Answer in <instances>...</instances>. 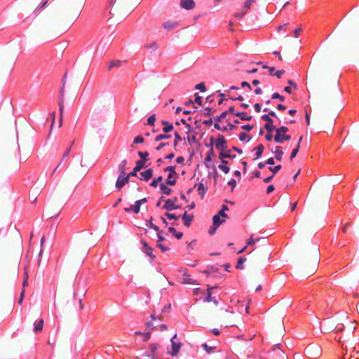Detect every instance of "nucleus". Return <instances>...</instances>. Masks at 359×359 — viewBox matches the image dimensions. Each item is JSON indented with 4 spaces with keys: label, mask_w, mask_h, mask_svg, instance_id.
<instances>
[{
    "label": "nucleus",
    "mask_w": 359,
    "mask_h": 359,
    "mask_svg": "<svg viewBox=\"0 0 359 359\" xmlns=\"http://www.w3.org/2000/svg\"><path fill=\"white\" fill-rule=\"evenodd\" d=\"M47 1L41 4L36 5L33 0L25 2L24 11L29 14L31 11L36 16L41 15V29L47 35L53 34L58 27V18L56 7L47 6Z\"/></svg>",
    "instance_id": "nucleus-1"
},
{
    "label": "nucleus",
    "mask_w": 359,
    "mask_h": 359,
    "mask_svg": "<svg viewBox=\"0 0 359 359\" xmlns=\"http://www.w3.org/2000/svg\"><path fill=\"white\" fill-rule=\"evenodd\" d=\"M320 250L317 245L307 248L302 256V271L304 275L314 273L320 261Z\"/></svg>",
    "instance_id": "nucleus-2"
},
{
    "label": "nucleus",
    "mask_w": 359,
    "mask_h": 359,
    "mask_svg": "<svg viewBox=\"0 0 359 359\" xmlns=\"http://www.w3.org/2000/svg\"><path fill=\"white\" fill-rule=\"evenodd\" d=\"M262 241L263 243V248L262 250H256L254 249L252 251L250 252V255L255 256V262H263L265 263L268 262L271 258V248L270 245L266 242V238H254L253 236H251L249 239L247 241V246L248 245H253L257 242Z\"/></svg>",
    "instance_id": "nucleus-3"
},
{
    "label": "nucleus",
    "mask_w": 359,
    "mask_h": 359,
    "mask_svg": "<svg viewBox=\"0 0 359 359\" xmlns=\"http://www.w3.org/2000/svg\"><path fill=\"white\" fill-rule=\"evenodd\" d=\"M86 0H67L63 8V15L69 19L70 22H74L79 17Z\"/></svg>",
    "instance_id": "nucleus-4"
},
{
    "label": "nucleus",
    "mask_w": 359,
    "mask_h": 359,
    "mask_svg": "<svg viewBox=\"0 0 359 359\" xmlns=\"http://www.w3.org/2000/svg\"><path fill=\"white\" fill-rule=\"evenodd\" d=\"M288 130V128L286 126H281L276 129V135L273 138L274 141L276 143H283L284 141L290 140L291 139V136L286 134Z\"/></svg>",
    "instance_id": "nucleus-5"
},
{
    "label": "nucleus",
    "mask_w": 359,
    "mask_h": 359,
    "mask_svg": "<svg viewBox=\"0 0 359 359\" xmlns=\"http://www.w3.org/2000/svg\"><path fill=\"white\" fill-rule=\"evenodd\" d=\"M66 76H67V75L65 74V77H64V79H63L62 87V88L60 89V100H59L60 127L62 126V116H63L64 109H65L64 100H65V78H66Z\"/></svg>",
    "instance_id": "nucleus-6"
},
{
    "label": "nucleus",
    "mask_w": 359,
    "mask_h": 359,
    "mask_svg": "<svg viewBox=\"0 0 359 359\" xmlns=\"http://www.w3.org/2000/svg\"><path fill=\"white\" fill-rule=\"evenodd\" d=\"M320 79V73L318 70L313 69L310 72L309 79V86L311 89H315Z\"/></svg>",
    "instance_id": "nucleus-7"
},
{
    "label": "nucleus",
    "mask_w": 359,
    "mask_h": 359,
    "mask_svg": "<svg viewBox=\"0 0 359 359\" xmlns=\"http://www.w3.org/2000/svg\"><path fill=\"white\" fill-rule=\"evenodd\" d=\"M257 1V0H246L242 7V11L241 13H236L234 14V17L240 19L243 18L248 13V10L250 9L252 4Z\"/></svg>",
    "instance_id": "nucleus-8"
},
{
    "label": "nucleus",
    "mask_w": 359,
    "mask_h": 359,
    "mask_svg": "<svg viewBox=\"0 0 359 359\" xmlns=\"http://www.w3.org/2000/svg\"><path fill=\"white\" fill-rule=\"evenodd\" d=\"M164 171L169 172L166 184L170 186H174L176 183V180L175 178L172 180V178L177 176V172H175V166H168L164 169Z\"/></svg>",
    "instance_id": "nucleus-9"
},
{
    "label": "nucleus",
    "mask_w": 359,
    "mask_h": 359,
    "mask_svg": "<svg viewBox=\"0 0 359 359\" xmlns=\"http://www.w3.org/2000/svg\"><path fill=\"white\" fill-rule=\"evenodd\" d=\"M261 118L266 122L264 125V128L267 130V132L272 133L273 130H276L273 124V121L269 116V115L264 114L261 116Z\"/></svg>",
    "instance_id": "nucleus-10"
},
{
    "label": "nucleus",
    "mask_w": 359,
    "mask_h": 359,
    "mask_svg": "<svg viewBox=\"0 0 359 359\" xmlns=\"http://www.w3.org/2000/svg\"><path fill=\"white\" fill-rule=\"evenodd\" d=\"M215 147L217 149L224 151L227 149L226 141L222 135H219L217 137V142L215 143Z\"/></svg>",
    "instance_id": "nucleus-11"
},
{
    "label": "nucleus",
    "mask_w": 359,
    "mask_h": 359,
    "mask_svg": "<svg viewBox=\"0 0 359 359\" xmlns=\"http://www.w3.org/2000/svg\"><path fill=\"white\" fill-rule=\"evenodd\" d=\"M146 165H144V160H139L136 162L135 167L133 168V171L128 173V176L130 177H136L137 172L140 171L142 168H144Z\"/></svg>",
    "instance_id": "nucleus-12"
},
{
    "label": "nucleus",
    "mask_w": 359,
    "mask_h": 359,
    "mask_svg": "<svg viewBox=\"0 0 359 359\" xmlns=\"http://www.w3.org/2000/svg\"><path fill=\"white\" fill-rule=\"evenodd\" d=\"M130 177L128 176V174L124 176L119 175L116 182V187L120 190L128 182Z\"/></svg>",
    "instance_id": "nucleus-13"
},
{
    "label": "nucleus",
    "mask_w": 359,
    "mask_h": 359,
    "mask_svg": "<svg viewBox=\"0 0 359 359\" xmlns=\"http://www.w3.org/2000/svg\"><path fill=\"white\" fill-rule=\"evenodd\" d=\"M176 338H177V334H175L173 336V337L171 339L172 349V355H176L178 353V352L181 348V345H182L181 343L175 341Z\"/></svg>",
    "instance_id": "nucleus-14"
},
{
    "label": "nucleus",
    "mask_w": 359,
    "mask_h": 359,
    "mask_svg": "<svg viewBox=\"0 0 359 359\" xmlns=\"http://www.w3.org/2000/svg\"><path fill=\"white\" fill-rule=\"evenodd\" d=\"M180 6L186 10H191L195 7V2L194 0H181Z\"/></svg>",
    "instance_id": "nucleus-15"
},
{
    "label": "nucleus",
    "mask_w": 359,
    "mask_h": 359,
    "mask_svg": "<svg viewBox=\"0 0 359 359\" xmlns=\"http://www.w3.org/2000/svg\"><path fill=\"white\" fill-rule=\"evenodd\" d=\"M140 175L142 177L140 180H144L147 182L153 177V170L151 168L147 169L140 172Z\"/></svg>",
    "instance_id": "nucleus-16"
},
{
    "label": "nucleus",
    "mask_w": 359,
    "mask_h": 359,
    "mask_svg": "<svg viewBox=\"0 0 359 359\" xmlns=\"http://www.w3.org/2000/svg\"><path fill=\"white\" fill-rule=\"evenodd\" d=\"M182 218L184 222V224L187 227H189L191 224V222L194 219V215H187V212H185L184 213V215L182 216Z\"/></svg>",
    "instance_id": "nucleus-17"
},
{
    "label": "nucleus",
    "mask_w": 359,
    "mask_h": 359,
    "mask_svg": "<svg viewBox=\"0 0 359 359\" xmlns=\"http://www.w3.org/2000/svg\"><path fill=\"white\" fill-rule=\"evenodd\" d=\"M181 283L182 284H189V285H195L196 280L193 278H190V276L184 273L181 278Z\"/></svg>",
    "instance_id": "nucleus-18"
},
{
    "label": "nucleus",
    "mask_w": 359,
    "mask_h": 359,
    "mask_svg": "<svg viewBox=\"0 0 359 359\" xmlns=\"http://www.w3.org/2000/svg\"><path fill=\"white\" fill-rule=\"evenodd\" d=\"M140 201H135V205H132L129 208H124V210L126 212L133 211L135 214H137L140 212Z\"/></svg>",
    "instance_id": "nucleus-19"
},
{
    "label": "nucleus",
    "mask_w": 359,
    "mask_h": 359,
    "mask_svg": "<svg viewBox=\"0 0 359 359\" xmlns=\"http://www.w3.org/2000/svg\"><path fill=\"white\" fill-rule=\"evenodd\" d=\"M236 158V155H232L231 154V151L228 150L227 149L224 151H221L219 154V159H224V158Z\"/></svg>",
    "instance_id": "nucleus-20"
},
{
    "label": "nucleus",
    "mask_w": 359,
    "mask_h": 359,
    "mask_svg": "<svg viewBox=\"0 0 359 359\" xmlns=\"http://www.w3.org/2000/svg\"><path fill=\"white\" fill-rule=\"evenodd\" d=\"M229 113H232L233 114L234 113H236L234 110V107H230L228 110L224 111L219 116H217L215 118L217 121H220L222 119L224 118Z\"/></svg>",
    "instance_id": "nucleus-21"
},
{
    "label": "nucleus",
    "mask_w": 359,
    "mask_h": 359,
    "mask_svg": "<svg viewBox=\"0 0 359 359\" xmlns=\"http://www.w3.org/2000/svg\"><path fill=\"white\" fill-rule=\"evenodd\" d=\"M163 208H164L168 211H171V210H176V209L179 208V206L175 204H173L171 202V201L168 199V200H166L164 205L163 206Z\"/></svg>",
    "instance_id": "nucleus-22"
},
{
    "label": "nucleus",
    "mask_w": 359,
    "mask_h": 359,
    "mask_svg": "<svg viewBox=\"0 0 359 359\" xmlns=\"http://www.w3.org/2000/svg\"><path fill=\"white\" fill-rule=\"evenodd\" d=\"M274 154L276 159L278 161H280L283 155L282 147L280 146H276L275 147Z\"/></svg>",
    "instance_id": "nucleus-23"
},
{
    "label": "nucleus",
    "mask_w": 359,
    "mask_h": 359,
    "mask_svg": "<svg viewBox=\"0 0 359 359\" xmlns=\"http://www.w3.org/2000/svg\"><path fill=\"white\" fill-rule=\"evenodd\" d=\"M142 243L145 247L144 252L150 257L151 259H154L155 258V255L153 254V249L149 247L146 242L142 241Z\"/></svg>",
    "instance_id": "nucleus-24"
},
{
    "label": "nucleus",
    "mask_w": 359,
    "mask_h": 359,
    "mask_svg": "<svg viewBox=\"0 0 359 359\" xmlns=\"http://www.w3.org/2000/svg\"><path fill=\"white\" fill-rule=\"evenodd\" d=\"M213 226L218 228L222 224L225 222V219H222L219 215H214L212 217Z\"/></svg>",
    "instance_id": "nucleus-25"
},
{
    "label": "nucleus",
    "mask_w": 359,
    "mask_h": 359,
    "mask_svg": "<svg viewBox=\"0 0 359 359\" xmlns=\"http://www.w3.org/2000/svg\"><path fill=\"white\" fill-rule=\"evenodd\" d=\"M161 123L163 125V131L165 133L170 132L173 130V126L171 123H170L168 121L163 120L161 121Z\"/></svg>",
    "instance_id": "nucleus-26"
},
{
    "label": "nucleus",
    "mask_w": 359,
    "mask_h": 359,
    "mask_svg": "<svg viewBox=\"0 0 359 359\" xmlns=\"http://www.w3.org/2000/svg\"><path fill=\"white\" fill-rule=\"evenodd\" d=\"M43 320L40 319L39 321L34 323V331L36 333L41 332L43 330Z\"/></svg>",
    "instance_id": "nucleus-27"
},
{
    "label": "nucleus",
    "mask_w": 359,
    "mask_h": 359,
    "mask_svg": "<svg viewBox=\"0 0 359 359\" xmlns=\"http://www.w3.org/2000/svg\"><path fill=\"white\" fill-rule=\"evenodd\" d=\"M127 160L124 159L121 161V163L119 165L118 170L120 173L119 175L124 176L126 175L125 170H126V166L127 165Z\"/></svg>",
    "instance_id": "nucleus-28"
},
{
    "label": "nucleus",
    "mask_w": 359,
    "mask_h": 359,
    "mask_svg": "<svg viewBox=\"0 0 359 359\" xmlns=\"http://www.w3.org/2000/svg\"><path fill=\"white\" fill-rule=\"evenodd\" d=\"M234 115L240 117L243 121H250L252 119V116L248 115L246 112H236Z\"/></svg>",
    "instance_id": "nucleus-29"
},
{
    "label": "nucleus",
    "mask_w": 359,
    "mask_h": 359,
    "mask_svg": "<svg viewBox=\"0 0 359 359\" xmlns=\"http://www.w3.org/2000/svg\"><path fill=\"white\" fill-rule=\"evenodd\" d=\"M264 147L262 144H259L254 150L255 151L256 158H259L263 154Z\"/></svg>",
    "instance_id": "nucleus-30"
},
{
    "label": "nucleus",
    "mask_w": 359,
    "mask_h": 359,
    "mask_svg": "<svg viewBox=\"0 0 359 359\" xmlns=\"http://www.w3.org/2000/svg\"><path fill=\"white\" fill-rule=\"evenodd\" d=\"M160 189L163 194L168 196L171 194L172 189L163 183L160 184Z\"/></svg>",
    "instance_id": "nucleus-31"
},
{
    "label": "nucleus",
    "mask_w": 359,
    "mask_h": 359,
    "mask_svg": "<svg viewBox=\"0 0 359 359\" xmlns=\"http://www.w3.org/2000/svg\"><path fill=\"white\" fill-rule=\"evenodd\" d=\"M177 26V24L176 22H166L163 24V27L168 30H171L176 27Z\"/></svg>",
    "instance_id": "nucleus-32"
},
{
    "label": "nucleus",
    "mask_w": 359,
    "mask_h": 359,
    "mask_svg": "<svg viewBox=\"0 0 359 359\" xmlns=\"http://www.w3.org/2000/svg\"><path fill=\"white\" fill-rule=\"evenodd\" d=\"M168 231L173 234V236L177 238L180 239L182 237L183 233L182 232H178L174 227H170L168 229Z\"/></svg>",
    "instance_id": "nucleus-33"
},
{
    "label": "nucleus",
    "mask_w": 359,
    "mask_h": 359,
    "mask_svg": "<svg viewBox=\"0 0 359 359\" xmlns=\"http://www.w3.org/2000/svg\"><path fill=\"white\" fill-rule=\"evenodd\" d=\"M123 62L121 60H112L109 62V69H111L114 67H119L121 66Z\"/></svg>",
    "instance_id": "nucleus-34"
},
{
    "label": "nucleus",
    "mask_w": 359,
    "mask_h": 359,
    "mask_svg": "<svg viewBox=\"0 0 359 359\" xmlns=\"http://www.w3.org/2000/svg\"><path fill=\"white\" fill-rule=\"evenodd\" d=\"M207 189L203 185V184L200 183L198 184V194L201 195V198H203Z\"/></svg>",
    "instance_id": "nucleus-35"
},
{
    "label": "nucleus",
    "mask_w": 359,
    "mask_h": 359,
    "mask_svg": "<svg viewBox=\"0 0 359 359\" xmlns=\"http://www.w3.org/2000/svg\"><path fill=\"white\" fill-rule=\"evenodd\" d=\"M213 155H214L213 149L211 148V149H210L206 154V156L205 158V163H206L207 162H210L212 161V156Z\"/></svg>",
    "instance_id": "nucleus-36"
},
{
    "label": "nucleus",
    "mask_w": 359,
    "mask_h": 359,
    "mask_svg": "<svg viewBox=\"0 0 359 359\" xmlns=\"http://www.w3.org/2000/svg\"><path fill=\"white\" fill-rule=\"evenodd\" d=\"M245 257H240L237 262L236 268L238 269H243V263L246 261Z\"/></svg>",
    "instance_id": "nucleus-37"
},
{
    "label": "nucleus",
    "mask_w": 359,
    "mask_h": 359,
    "mask_svg": "<svg viewBox=\"0 0 359 359\" xmlns=\"http://www.w3.org/2000/svg\"><path fill=\"white\" fill-rule=\"evenodd\" d=\"M203 348H204V350H205V351L208 353H211L214 351V350L215 349V346H209L206 343H204L203 345H202Z\"/></svg>",
    "instance_id": "nucleus-38"
},
{
    "label": "nucleus",
    "mask_w": 359,
    "mask_h": 359,
    "mask_svg": "<svg viewBox=\"0 0 359 359\" xmlns=\"http://www.w3.org/2000/svg\"><path fill=\"white\" fill-rule=\"evenodd\" d=\"M131 1L132 0H115L113 7L115 6L116 4H117L118 6H123L130 4Z\"/></svg>",
    "instance_id": "nucleus-39"
},
{
    "label": "nucleus",
    "mask_w": 359,
    "mask_h": 359,
    "mask_svg": "<svg viewBox=\"0 0 359 359\" xmlns=\"http://www.w3.org/2000/svg\"><path fill=\"white\" fill-rule=\"evenodd\" d=\"M138 156L141 158L140 160L144 161V165H146L147 158L149 156V153L147 151H138Z\"/></svg>",
    "instance_id": "nucleus-40"
},
{
    "label": "nucleus",
    "mask_w": 359,
    "mask_h": 359,
    "mask_svg": "<svg viewBox=\"0 0 359 359\" xmlns=\"http://www.w3.org/2000/svg\"><path fill=\"white\" fill-rule=\"evenodd\" d=\"M170 137V135H169L161 134V135H158L156 136L155 141L156 142H158V141H161V140H164V139H168Z\"/></svg>",
    "instance_id": "nucleus-41"
},
{
    "label": "nucleus",
    "mask_w": 359,
    "mask_h": 359,
    "mask_svg": "<svg viewBox=\"0 0 359 359\" xmlns=\"http://www.w3.org/2000/svg\"><path fill=\"white\" fill-rule=\"evenodd\" d=\"M155 121H156V116H155V114H152L148 118L147 124L153 126H154Z\"/></svg>",
    "instance_id": "nucleus-42"
},
{
    "label": "nucleus",
    "mask_w": 359,
    "mask_h": 359,
    "mask_svg": "<svg viewBox=\"0 0 359 359\" xmlns=\"http://www.w3.org/2000/svg\"><path fill=\"white\" fill-rule=\"evenodd\" d=\"M163 180V177L162 176H160L157 178H155L151 183V186L153 187H156L158 182H161Z\"/></svg>",
    "instance_id": "nucleus-43"
},
{
    "label": "nucleus",
    "mask_w": 359,
    "mask_h": 359,
    "mask_svg": "<svg viewBox=\"0 0 359 359\" xmlns=\"http://www.w3.org/2000/svg\"><path fill=\"white\" fill-rule=\"evenodd\" d=\"M281 169V165H278L275 167H270L269 170L272 172V175H275L276 173H277Z\"/></svg>",
    "instance_id": "nucleus-44"
},
{
    "label": "nucleus",
    "mask_w": 359,
    "mask_h": 359,
    "mask_svg": "<svg viewBox=\"0 0 359 359\" xmlns=\"http://www.w3.org/2000/svg\"><path fill=\"white\" fill-rule=\"evenodd\" d=\"M299 149V144H297L296 147L292 150L290 155V160L292 161L294 157H296Z\"/></svg>",
    "instance_id": "nucleus-45"
},
{
    "label": "nucleus",
    "mask_w": 359,
    "mask_h": 359,
    "mask_svg": "<svg viewBox=\"0 0 359 359\" xmlns=\"http://www.w3.org/2000/svg\"><path fill=\"white\" fill-rule=\"evenodd\" d=\"M195 89L199 90L201 92H205L206 90V88L203 83H200L195 86Z\"/></svg>",
    "instance_id": "nucleus-46"
},
{
    "label": "nucleus",
    "mask_w": 359,
    "mask_h": 359,
    "mask_svg": "<svg viewBox=\"0 0 359 359\" xmlns=\"http://www.w3.org/2000/svg\"><path fill=\"white\" fill-rule=\"evenodd\" d=\"M144 142V138L141 135H138L133 140V144H141Z\"/></svg>",
    "instance_id": "nucleus-47"
},
{
    "label": "nucleus",
    "mask_w": 359,
    "mask_h": 359,
    "mask_svg": "<svg viewBox=\"0 0 359 359\" xmlns=\"http://www.w3.org/2000/svg\"><path fill=\"white\" fill-rule=\"evenodd\" d=\"M272 99H278L280 101L283 102L285 98L278 93H273L271 96Z\"/></svg>",
    "instance_id": "nucleus-48"
},
{
    "label": "nucleus",
    "mask_w": 359,
    "mask_h": 359,
    "mask_svg": "<svg viewBox=\"0 0 359 359\" xmlns=\"http://www.w3.org/2000/svg\"><path fill=\"white\" fill-rule=\"evenodd\" d=\"M218 168H219L222 172H224L225 174H227V173L229 172V170H230V169H229V168L228 166H226V165H223V164H220V165H219Z\"/></svg>",
    "instance_id": "nucleus-49"
},
{
    "label": "nucleus",
    "mask_w": 359,
    "mask_h": 359,
    "mask_svg": "<svg viewBox=\"0 0 359 359\" xmlns=\"http://www.w3.org/2000/svg\"><path fill=\"white\" fill-rule=\"evenodd\" d=\"M145 47L148 49L156 50L158 46L156 42H152L151 43L146 44Z\"/></svg>",
    "instance_id": "nucleus-50"
},
{
    "label": "nucleus",
    "mask_w": 359,
    "mask_h": 359,
    "mask_svg": "<svg viewBox=\"0 0 359 359\" xmlns=\"http://www.w3.org/2000/svg\"><path fill=\"white\" fill-rule=\"evenodd\" d=\"M156 246L161 249V250L162 252H166V251H168L170 250V248L163 244H161V243H157V245Z\"/></svg>",
    "instance_id": "nucleus-51"
},
{
    "label": "nucleus",
    "mask_w": 359,
    "mask_h": 359,
    "mask_svg": "<svg viewBox=\"0 0 359 359\" xmlns=\"http://www.w3.org/2000/svg\"><path fill=\"white\" fill-rule=\"evenodd\" d=\"M182 140V137H180V135L178 134V133L175 132V140H174V146H177V144H178V142L179 141H181Z\"/></svg>",
    "instance_id": "nucleus-52"
},
{
    "label": "nucleus",
    "mask_w": 359,
    "mask_h": 359,
    "mask_svg": "<svg viewBox=\"0 0 359 359\" xmlns=\"http://www.w3.org/2000/svg\"><path fill=\"white\" fill-rule=\"evenodd\" d=\"M150 348H151V350L152 351V353H153V358L152 359H158L156 356V354H155V351H156L157 349V346L156 344H151L150 345Z\"/></svg>",
    "instance_id": "nucleus-53"
},
{
    "label": "nucleus",
    "mask_w": 359,
    "mask_h": 359,
    "mask_svg": "<svg viewBox=\"0 0 359 359\" xmlns=\"http://www.w3.org/2000/svg\"><path fill=\"white\" fill-rule=\"evenodd\" d=\"M194 96H195L194 102L196 103H197L198 104L201 105L202 104V98H201V97L198 95V93H195Z\"/></svg>",
    "instance_id": "nucleus-54"
},
{
    "label": "nucleus",
    "mask_w": 359,
    "mask_h": 359,
    "mask_svg": "<svg viewBox=\"0 0 359 359\" xmlns=\"http://www.w3.org/2000/svg\"><path fill=\"white\" fill-rule=\"evenodd\" d=\"M28 285V274L26 270L25 271V278L22 283L23 289Z\"/></svg>",
    "instance_id": "nucleus-55"
},
{
    "label": "nucleus",
    "mask_w": 359,
    "mask_h": 359,
    "mask_svg": "<svg viewBox=\"0 0 359 359\" xmlns=\"http://www.w3.org/2000/svg\"><path fill=\"white\" fill-rule=\"evenodd\" d=\"M165 215L169 219H177L180 216H176L174 214H172V213H169V212H167L165 214Z\"/></svg>",
    "instance_id": "nucleus-56"
},
{
    "label": "nucleus",
    "mask_w": 359,
    "mask_h": 359,
    "mask_svg": "<svg viewBox=\"0 0 359 359\" xmlns=\"http://www.w3.org/2000/svg\"><path fill=\"white\" fill-rule=\"evenodd\" d=\"M241 87H242V88H248V90H250L252 89L251 86H250V83H249L248 82H247V81H243V82L241 83Z\"/></svg>",
    "instance_id": "nucleus-57"
},
{
    "label": "nucleus",
    "mask_w": 359,
    "mask_h": 359,
    "mask_svg": "<svg viewBox=\"0 0 359 359\" xmlns=\"http://www.w3.org/2000/svg\"><path fill=\"white\" fill-rule=\"evenodd\" d=\"M150 335H151L150 332L143 333L142 334L143 341H148L149 339V338H150Z\"/></svg>",
    "instance_id": "nucleus-58"
},
{
    "label": "nucleus",
    "mask_w": 359,
    "mask_h": 359,
    "mask_svg": "<svg viewBox=\"0 0 359 359\" xmlns=\"http://www.w3.org/2000/svg\"><path fill=\"white\" fill-rule=\"evenodd\" d=\"M241 128L243 130H247V131H250V130H251L253 128V126H251V125H244V126H241Z\"/></svg>",
    "instance_id": "nucleus-59"
},
{
    "label": "nucleus",
    "mask_w": 359,
    "mask_h": 359,
    "mask_svg": "<svg viewBox=\"0 0 359 359\" xmlns=\"http://www.w3.org/2000/svg\"><path fill=\"white\" fill-rule=\"evenodd\" d=\"M248 137V135L245 133H241L239 134V140L241 141H244Z\"/></svg>",
    "instance_id": "nucleus-60"
},
{
    "label": "nucleus",
    "mask_w": 359,
    "mask_h": 359,
    "mask_svg": "<svg viewBox=\"0 0 359 359\" xmlns=\"http://www.w3.org/2000/svg\"><path fill=\"white\" fill-rule=\"evenodd\" d=\"M228 184L233 189L236 186V181L234 179H231L228 182Z\"/></svg>",
    "instance_id": "nucleus-61"
},
{
    "label": "nucleus",
    "mask_w": 359,
    "mask_h": 359,
    "mask_svg": "<svg viewBox=\"0 0 359 359\" xmlns=\"http://www.w3.org/2000/svg\"><path fill=\"white\" fill-rule=\"evenodd\" d=\"M216 215H219L220 217L228 218V215L222 210H220Z\"/></svg>",
    "instance_id": "nucleus-62"
},
{
    "label": "nucleus",
    "mask_w": 359,
    "mask_h": 359,
    "mask_svg": "<svg viewBox=\"0 0 359 359\" xmlns=\"http://www.w3.org/2000/svg\"><path fill=\"white\" fill-rule=\"evenodd\" d=\"M70 151H71V147H69L66 149L65 152L63 154V156H62V160H64L65 158H67V157L68 156V155H69V154Z\"/></svg>",
    "instance_id": "nucleus-63"
},
{
    "label": "nucleus",
    "mask_w": 359,
    "mask_h": 359,
    "mask_svg": "<svg viewBox=\"0 0 359 359\" xmlns=\"http://www.w3.org/2000/svg\"><path fill=\"white\" fill-rule=\"evenodd\" d=\"M158 240L157 243H161L162 241H165V238L163 236L162 233L159 232L157 235Z\"/></svg>",
    "instance_id": "nucleus-64"
}]
</instances>
